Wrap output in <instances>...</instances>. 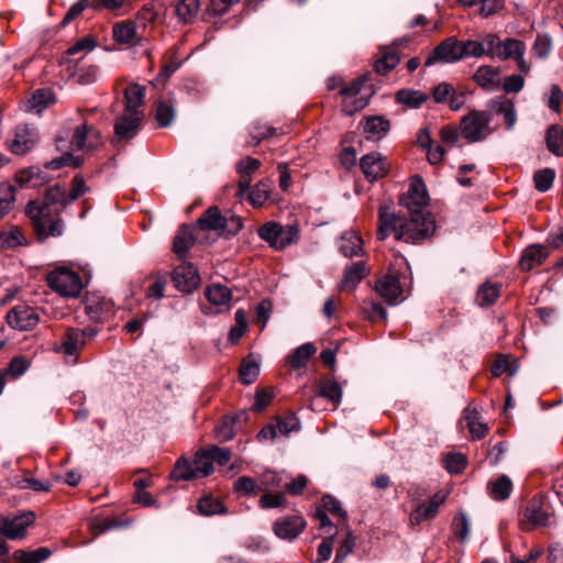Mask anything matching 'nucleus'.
<instances>
[{
  "instance_id": "1",
  "label": "nucleus",
  "mask_w": 563,
  "mask_h": 563,
  "mask_svg": "<svg viewBox=\"0 0 563 563\" xmlns=\"http://www.w3.org/2000/svg\"><path fill=\"white\" fill-rule=\"evenodd\" d=\"M399 203L409 212V219L397 216L389 206L383 205L378 211L377 239L386 240L394 234L396 241L418 244L435 231V220L427 211L429 195L422 178L415 176L409 189L399 198Z\"/></svg>"
},
{
  "instance_id": "2",
  "label": "nucleus",
  "mask_w": 563,
  "mask_h": 563,
  "mask_svg": "<svg viewBox=\"0 0 563 563\" xmlns=\"http://www.w3.org/2000/svg\"><path fill=\"white\" fill-rule=\"evenodd\" d=\"M84 176L77 174L71 179V188L55 184L45 189L43 198L31 200L25 207V214L38 241L60 236L64 232L62 212L75 200L89 192Z\"/></svg>"
},
{
  "instance_id": "3",
  "label": "nucleus",
  "mask_w": 563,
  "mask_h": 563,
  "mask_svg": "<svg viewBox=\"0 0 563 563\" xmlns=\"http://www.w3.org/2000/svg\"><path fill=\"white\" fill-rule=\"evenodd\" d=\"M368 79L369 75H362L349 85L341 87L339 93L343 97L342 112L352 115L367 107L369 97L373 95L372 86L366 85Z\"/></svg>"
},
{
  "instance_id": "4",
  "label": "nucleus",
  "mask_w": 563,
  "mask_h": 563,
  "mask_svg": "<svg viewBox=\"0 0 563 563\" xmlns=\"http://www.w3.org/2000/svg\"><path fill=\"white\" fill-rule=\"evenodd\" d=\"M202 231H217L218 234L234 235L243 228V218L235 214L223 216L216 206L208 208L198 219Z\"/></svg>"
},
{
  "instance_id": "5",
  "label": "nucleus",
  "mask_w": 563,
  "mask_h": 563,
  "mask_svg": "<svg viewBox=\"0 0 563 563\" xmlns=\"http://www.w3.org/2000/svg\"><path fill=\"white\" fill-rule=\"evenodd\" d=\"M299 235L300 230L297 224L280 225L271 221L258 229V236L277 251L297 243Z\"/></svg>"
},
{
  "instance_id": "6",
  "label": "nucleus",
  "mask_w": 563,
  "mask_h": 563,
  "mask_svg": "<svg viewBox=\"0 0 563 563\" xmlns=\"http://www.w3.org/2000/svg\"><path fill=\"white\" fill-rule=\"evenodd\" d=\"M46 282L53 290L64 297L76 298L80 295L82 289L80 276L66 267L52 271L47 275Z\"/></svg>"
},
{
  "instance_id": "7",
  "label": "nucleus",
  "mask_w": 563,
  "mask_h": 563,
  "mask_svg": "<svg viewBox=\"0 0 563 563\" xmlns=\"http://www.w3.org/2000/svg\"><path fill=\"white\" fill-rule=\"evenodd\" d=\"M490 122L489 111L472 110L461 120V133L470 143L479 142L490 133Z\"/></svg>"
},
{
  "instance_id": "8",
  "label": "nucleus",
  "mask_w": 563,
  "mask_h": 563,
  "mask_svg": "<svg viewBox=\"0 0 563 563\" xmlns=\"http://www.w3.org/2000/svg\"><path fill=\"white\" fill-rule=\"evenodd\" d=\"M35 521V514L31 510L13 516H0V536L10 540L23 539L26 529Z\"/></svg>"
},
{
  "instance_id": "9",
  "label": "nucleus",
  "mask_w": 563,
  "mask_h": 563,
  "mask_svg": "<svg viewBox=\"0 0 563 563\" xmlns=\"http://www.w3.org/2000/svg\"><path fill=\"white\" fill-rule=\"evenodd\" d=\"M7 323L18 331H31L41 321L36 308L20 303L11 308L5 316Z\"/></svg>"
},
{
  "instance_id": "10",
  "label": "nucleus",
  "mask_w": 563,
  "mask_h": 563,
  "mask_svg": "<svg viewBox=\"0 0 563 563\" xmlns=\"http://www.w3.org/2000/svg\"><path fill=\"white\" fill-rule=\"evenodd\" d=\"M38 141V131L31 124L18 125L13 136L8 140V147L15 155H24L31 151Z\"/></svg>"
},
{
  "instance_id": "11",
  "label": "nucleus",
  "mask_w": 563,
  "mask_h": 563,
  "mask_svg": "<svg viewBox=\"0 0 563 563\" xmlns=\"http://www.w3.org/2000/svg\"><path fill=\"white\" fill-rule=\"evenodd\" d=\"M461 60V44L454 36H450L434 47L431 55L426 59L424 66H432L437 63H455Z\"/></svg>"
},
{
  "instance_id": "12",
  "label": "nucleus",
  "mask_w": 563,
  "mask_h": 563,
  "mask_svg": "<svg viewBox=\"0 0 563 563\" xmlns=\"http://www.w3.org/2000/svg\"><path fill=\"white\" fill-rule=\"evenodd\" d=\"M172 280L178 290L183 292H191L200 284V276L194 264L183 263L175 267Z\"/></svg>"
},
{
  "instance_id": "13",
  "label": "nucleus",
  "mask_w": 563,
  "mask_h": 563,
  "mask_svg": "<svg viewBox=\"0 0 563 563\" xmlns=\"http://www.w3.org/2000/svg\"><path fill=\"white\" fill-rule=\"evenodd\" d=\"M445 494L435 493L428 503H419L409 516L411 526H419L426 520L433 519L438 512L439 507L445 501Z\"/></svg>"
},
{
  "instance_id": "14",
  "label": "nucleus",
  "mask_w": 563,
  "mask_h": 563,
  "mask_svg": "<svg viewBox=\"0 0 563 563\" xmlns=\"http://www.w3.org/2000/svg\"><path fill=\"white\" fill-rule=\"evenodd\" d=\"M306 528V520L300 515L284 517L274 522V533L284 540H295Z\"/></svg>"
},
{
  "instance_id": "15",
  "label": "nucleus",
  "mask_w": 563,
  "mask_h": 563,
  "mask_svg": "<svg viewBox=\"0 0 563 563\" xmlns=\"http://www.w3.org/2000/svg\"><path fill=\"white\" fill-rule=\"evenodd\" d=\"M360 166L369 181H376L388 173L386 157L379 153H368L361 158Z\"/></svg>"
},
{
  "instance_id": "16",
  "label": "nucleus",
  "mask_w": 563,
  "mask_h": 563,
  "mask_svg": "<svg viewBox=\"0 0 563 563\" xmlns=\"http://www.w3.org/2000/svg\"><path fill=\"white\" fill-rule=\"evenodd\" d=\"M143 119V112H124L114 123V133L119 140H130L134 137L140 129Z\"/></svg>"
},
{
  "instance_id": "17",
  "label": "nucleus",
  "mask_w": 563,
  "mask_h": 563,
  "mask_svg": "<svg viewBox=\"0 0 563 563\" xmlns=\"http://www.w3.org/2000/svg\"><path fill=\"white\" fill-rule=\"evenodd\" d=\"M472 79L482 89L495 91L500 86V69L490 65H483L473 74Z\"/></svg>"
},
{
  "instance_id": "18",
  "label": "nucleus",
  "mask_w": 563,
  "mask_h": 563,
  "mask_svg": "<svg viewBox=\"0 0 563 563\" xmlns=\"http://www.w3.org/2000/svg\"><path fill=\"white\" fill-rule=\"evenodd\" d=\"M489 112L504 117L507 130H512L517 121V112L514 102L505 96L496 97L488 102Z\"/></svg>"
},
{
  "instance_id": "19",
  "label": "nucleus",
  "mask_w": 563,
  "mask_h": 563,
  "mask_svg": "<svg viewBox=\"0 0 563 563\" xmlns=\"http://www.w3.org/2000/svg\"><path fill=\"white\" fill-rule=\"evenodd\" d=\"M549 256L547 246L542 244H531L526 247L521 254L519 265L525 272H529L541 265Z\"/></svg>"
},
{
  "instance_id": "20",
  "label": "nucleus",
  "mask_w": 563,
  "mask_h": 563,
  "mask_svg": "<svg viewBox=\"0 0 563 563\" xmlns=\"http://www.w3.org/2000/svg\"><path fill=\"white\" fill-rule=\"evenodd\" d=\"M376 291L388 303H396L401 295V286L399 278L395 275H385L376 282Z\"/></svg>"
},
{
  "instance_id": "21",
  "label": "nucleus",
  "mask_w": 563,
  "mask_h": 563,
  "mask_svg": "<svg viewBox=\"0 0 563 563\" xmlns=\"http://www.w3.org/2000/svg\"><path fill=\"white\" fill-rule=\"evenodd\" d=\"M368 274L369 268L366 262L364 261H358L351 265H347L344 269L341 289L353 290L361 283V280L364 279Z\"/></svg>"
},
{
  "instance_id": "22",
  "label": "nucleus",
  "mask_w": 563,
  "mask_h": 563,
  "mask_svg": "<svg viewBox=\"0 0 563 563\" xmlns=\"http://www.w3.org/2000/svg\"><path fill=\"white\" fill-rule=\"evenodd\" d=\"M112 311L113 302L109 299L92 296L87 300L86 312L93 320L101 321Z\"/></svg>"
},
{
  "instance_id": "23",
  "label": "nucleus",
  "mask_w": 563,
  "mask_h": 563,
  "mask_svg": "<svg viewBox=\"0 0 563 563\" xmlns=\"http://www.w3.org/2000/svg\"><path fill=\"white\" fill-rule=\"evenodd\" d=\"M86 330L69 329L62 342L60 351L69 356H76L86 343Z\"/></svg>"
},
{
  "instance_id": "24",
  "label": "nucleus",
  "mask_w": 563,
  "mask_h": 563,
  "mask_svg": "<svg viewBox=\"0 0 563 563\" xmlns=\"http://www.w3.org/2000/svg\"><path fill=\"white\" fill-rule=\"evenodd\" d=\"M339 250L345 257L361 256L364 254L363 240L354 231L344 232L341 235Z\"/></svg>"
},
{
  "instance_id": "25",
  "label": "nucleus",
  "mask_w": 563,
  "mask_h": 563,
  "mask_svg": "<svg viewBox=\"0 0 563 563\" xmlns=\"http://www.w3.org/2000/svg\"><path fill=\"white\" fill-rule=\"evenodd\" d=\"M195 243L194 236V228L189 225H181L173 242V251L178 255L179 258H183L187 255V252Z\"/></svg>"
},
{
  "instance_id": "26",
  "label": "nucleus",
  "mask_w": 563,
  "mask_h": 563,
  "mask_svg": "<svg viewBox=\"0 0 563 563\" xmlns=\"http://www.w3.org/2000/svg\"><path fill=\"white\" fill-rule=\"evenodd\" d=\"M55 101L56 97L51 88L37 89L27 101V111L40 114Z\"/></svg>"
},
{
  "instance_id": "27",
  "label": "nucleus",
  "mask_w": 563,
  "mask_h": 563,
  "mask_svg": "<svg viewBox=\"0 0 563 563\" xmlns=\"http://www.w3.org/2000/svg\"><path fill=\"white\" fill-rule=\"evenodd\" d=\"M112 33L114 41L120 44L134 45L137 42L136 25L133 21L115 23Z\"/></svg>"
},
{
  "instance_id": "28",
  "label": "nucleus",
  "mask_w": 563,
  "mask_h": 563,
  "mask_svg": "<svg viewBox=\"0 0 563 563\" xmlns=\"http://www.w3.org/2000/svg\"><path fill=\"white\" fill-rule=\"evenodd\" d=\"M145 98V87L134 84L124 90V112H140L139 108L143 106Z\"/></svg>"
},
{
  "instance_id": "29",
  "label": "nucleus",
  "mask_w": 563,
  "mask_h": 563,
  "mask_svg": "<svg viewBox=\"0 0 563 563\" xmlns=\"http://www.w3.org/2000/svg\"><path fill=\"white\" fill-rule=\"evenodd\" d=\"M96 137V141L99 139V132L96 131L91 125L87 123H82L77 126L71 140L73 145L77 150H88L96 146L97 142L89 141V139Z\"/></svg>"
},
{
  "instance_id": "30",
  "label": "nucleus",
  "mask_w": 563,
  "mask_h": 563,
  "mask_svg": "<svg viewBox=\"0 0 563 563\" xmlns=\"http://www.w3.org/2000/svg\"><path fill=\"white\" fill-rule=\"evenodd\" d=\"M525 519L523 526L545 527L549 525V512L538 504L531 503L525 509ZM523 529L528 528L523 527Z\"/></svg>"
},
{
  "instance_id": "31",
  "label": "nucleus",
  "mask_w": 563,
  "mask_h": 563,
  "mask_svg": "<svg viewBox=\"0 0 563 563\" xmlns=\"http://www.w3.org/2000/svg\"><path fill=\"white\" fill-rule=\"evenodd\" d=\"M512 490V482L511 479L503 474L495 481L489 482L488 484V493L492 499L494 500H506Z\"/></svg>"
},
{
  "instance_id": "32",
  "label": "nucleus",
  "mask_w": 563,
  "mask_h": 563,
  "mask_svg": "<svg viewBox=\"0 0 563 563\" xmlns=\"http://www.w3.org/2000/svg\"><path fill=\"white\" fill-rule=\"evenodd\" d=\"M500 296V285L486 282L482 284L476 292V300L481 307H488L496 302Z\"/></svg>"
},
{
  "instance_id": "33",
  "label": "nucleus",
  "mask_w": 563,
  "mask_h": 563,
  "mask_svg": "<svg viewBox=\"0 0 563 563\" xmlns=\"http://www.w3.org/2000/svg\"><path fill=\"white\" fill-rule=\"evenodd\" d=\"M26 244L27 240L19 227L11 225L0 232V249H13Z\"/></svg>"
},
{
  "instance_id": "34",
  "label": "nucleus",
  "mask_w": 563,
  "mask_h": 563,
  "mask_svg": "<svg viewBox=\"0 0 563 563\" xmlns=\"http://www.w3.org/2000/svg\"><path fill=\"white\" fill-rule=\"evenodd\" d=\"M200 9V0H179L175 8L178 20L185 24L191 23Z\"/></svg>"
},
{
  "instance_id": "35",
  "label": "nucleus",
  "mask_w": 563,
  "mask_h": 563,
  "mask_svg": "<svg viewBox=\"0 0 563 563\" xmlns=\"http://www.w3.org/2000/svg\"><path fill=\"white\" fill-rule=\"evenodd\" d=\"M400 62L397 47H388L383 49L382 57L375 63V70L379 75H386L394 69Z\"/></svg>"
},
{
  "instance_id": "36",
  "label": "nucleus",
  "mask_w": 563,
  "mask_h": 563,
  "mask_svg": "<svg viewBox=\"0 0 563 563\" xmlns=\"http://www.w3.org/2000/svg\"><path fill=\"white\" fill-rule=\"evenodd\" d=\"M522 52H526L523 42L516 38H506L501 40L500 45L494 56L500 60H506L514 58L516 54L520 55Z\"/></svg>"
},
{
  "instance_id": "37",
  "label": "nucleus",
  "mask_w": 563,
  "mask_h": 563,
  "mask_svg": "<svg viewBox=\"0 0 563 563\" xmlns=\"http://www.w3.org/2000/svg\"><path fill=\"white\" fill-rule=\"evenodd\" d=\"M176 117L175 104L170 100H158L155 107V120L162 128L169 126Z\"/></svg>"
},
{
  "instance_id": "38",
  "label": "nucleus",
  "mask_w": 563,
  "mask_h": 563,
  "mask_svg": "<svg viewBox=\"0 0 563 563\" xmlns=\"http://www.w3.org/2000/svg\"><path fill=\"white\" fill-rule=\"evenodd\" d=\"M317 352L312 343H305L298 346L289 356V363L292 368L299 369L307 365L311 356Z\"/></svg>"
},
{
  "instance_id": "39",
  "label": "nucleus",
  "mask_w": 563,
  "mask_h": 563,
  "mask_svg": "<svg viewBox=\"0 0 563 563\" xmlns=\"http://www.w3.org/2000/svg\"><path fill=\"white\" fill-rule=\"evenodd\" d=\"M205 296L213 306H224L231 298V291L227 286L212 284L205 290Z\"/></svg>"
},
{
  "instance_id": "40",
  "label": "nucleus",
  "mask_w": 563,
  "mask_h": 563,
  "mask_svg": "<svg viewBox=\"0 0 563 563\" xmlns=\"http://www.w3.org/2000/svg\"><path fill=\"white\" fill-rule=\"evenodd\" d=\"M52 554L48 548H38L34 551L16 550L13 558L19 563H42Z\"/></svg>"
},
{
  "instance_id": "41",
  "label": "nucleus",
  "mask_w": 563,
  "mask_h": 563,
  "mask_svg": "<svg viewBox=\"0 0 563 563\" xmlns=\"http://www.w3.org/2000/svg\"><path fill=\"white\" fill-rule=\"evenodd\" d=\"M547 147L555 156L563 155V128L551 125L547 131Z\"/></svg>"
},
{
  "instance_id": "42",
  "label": "nucleus",
  "mask_w": 563,
  "mask_h": 563,
  "mask_svg": "<svg viewBox=\"0 0 563 563\" xmlns=\"http://www.w3.org/2000/svg\"><path fill=\"white\" fill-rule=\"evenodd\" d=\"M197 508L202 516H213L218 514H225V506L211 495H205L198 500Z\"/></svg>"
},
{
  "instance_id": "43",
  "label": "nucleus",
  "mask_w": 563,
  "mask_h": 563,
  "mask_svg": "<svg viewBox=\"0 0 563 563\" xmlns=\"http://www.w3.org/2000/svg\"><path fill=\"white\" fill-rule=\"evenodd\" d=\"M170 477L174 481H190L194 478H198L195 472L192 461H189L186 457H180L177 460L174 470L170 474Z\"/></svg>"
},
{
  "instance_id": "44",
  "label": "nucleus",
  "mask_w": 563,
  "mask_h": 563,
  "mask_svg": "<svg viewBox=\"0 0 563 563\" xmlns=\"http://www.w3.org/2000/svg\"><path fill=\"white\" fill-rule=\"evenodd\" d=\"M427 98V95L420 90L401 89L396 93V101L409 108H419Z\"/></svg>"
},
{
  "instance_id": "45",
  "label": "nucleus",
  "mask_w": 563,
  "mask_h": 563,
  "mask_svg": "<svg viewBox=\"0 0 563 563\" xmlns=\"http://www.w3.org/2000/svg\"><path fill=\"white\" fill-rule=\"evenodd\" d=\"M319 396L338 404L342 398V388L340 384L333 379H323L318 385Z\"/></svg>"
},
{
  "instance_id": "46",
  "label": "nucleus",
  "mask_w": 563,
  "mask_h": 563,
  "mask_svg": "<svg viewBox=\"0 0 563 563\" xmlns=\"http://www.w3.org/2000/svg\"><path fill=\"white\" fill-rule=\"evenodd\" d=\"M192 463L198 478L207 477L214 471L213 464L206 449L199 450L195 454Z\"/></svg>"
},
{
  "instance_id": "47",
  "label": "nucleus",
  "mask_w": 563,
  "mask_h": 563,
  "mask_svg": "<svg viewBox=\"0 0 563 563\" xmlns=\"http://www.w3.org/2000/svg\"><path fill=\"white\" fill-rule=\"evenodd\" d=\"M477 411L475 409L466 408L464 411V418L467 420L468 431L474 440L484 438L488 428L485 423L476 421Z\"/></svg>"
},
{
  "instance_id": "48",
  "label": "nucleus",
  "mask_w": 563,
  "mask_h": 563,
  "mask_svg": "<svg viewBox=\"0 0 563 563\" xmlns=\"http://www.w3.org/2000/svg\"><path fill=\"white\" fill-rule=\"evenodd\" d=\"M452 531L462 543L468 540L471 532V522L467 515L464 511H460L453 518Z\"/></svg>"
},
{
  "instance_id": "49",
  "label": "nucleus",
  "mask_w": 563,
  "mask_h": 563,
  "mask_svg": "<svg viewBox=\"0 0 563 563\" xmlns=\"http://www.w3.org/2000/svg\"><path fill=\"white\" fill-rule=\"evenodd\" d=\"M235 416H225L214 427V433L219 441H229L235 433Z\"/></svg>"
},
{
  "instance_id": "50",
  "label": "nucleus",
  "mask_w": 563,
  "mask_h": 563,
  "mask_svg": "<svg viewBox=\"0 0 563 563\" xmlns=\"http://www.w3.org/2000/svg\"><path fill=\"white\" fill-rule=\"evenodd\" d=\"M15 201V187L9 183L0 184V218L8 214Z\"/></svg>"
},
{
  "instance_id": "51",
  "label": "nucleus",
  "mask_w": 563,
  "mask_h": 563,
  "mask_svg": "<svg viewBox=\"0 0 563 563\" xmlns=\"http://www.w3.org/2000/svg\"><path fill=\"white\" fill-rule=\"evenodd\" d=\"M41 172L37 167H30L16 175V181L21 187L35 188L42 185Z\"/></svg>"
},
{
  "instance_id": "52",
  "label": "nucleus",
  "mask_w": 563,
  "mask_h": 563,
  "mask_svg": "<svg viewBox=\"0 0 563 563\" xmlns=\"http://www.w3.org/2000/svg\"><path fill=\"white\" fill-rule=\"evenodd\" d=\"M555 176V170L552 168H543L536 172L533 175L536 189L540 192L548 191L552 187Z\"/></svg>"
},
{
  "instance_id": "53",
  "label": "nucleus",
  "mask_w": 563,
  "mask_h": 563,
  "mask_svg": "<svg viewBox=\"0 0 563 563\" xmlns=\"http://www.w3.org/2000/svg\"><path fill=\"white\" fill-rule=\"evenodd\" d=\"M363 314L372 322L387 319L386 309L378 302L373 300H365L362 306Z\"/></svg>"
},
{
  "instance_id": "54",
  "label": "nucleus",
  "mask_w": 563,
  "mask_h": 563,
  "mask_svg": "<svg viewBox=\"0 0 563 563\" xmlns=\"http://www.w3.org/2000/svg\"><path fill=\"white\" fill-rule=\"evenodd\" d=\"M271 186L266 183H260L249 190V202L254 207H262L269 198Z\"/></svg>"
},
{
  "instance_id": "55",
  "label": "nucleus",
  "mask_w": 563,
  "mask_h": 563,
  "mask_svg": "<svg viewBox=\"0 0 563 563\" xmlns=\"http://www.w3.org/2000/svg\"><path fill=\"white\" fill-rule=\"evenodd\" d=\"M389 121L382 117H372L367 119L365 131L373 137H382L389 130Z\"/></svg>"
},
{
  "instance_id": "56",
  "label": "nucleus",
  "mask_w": 563,
  "mask_h": 563,
  "mask_svg": "<svg viewBox=\"0 0 563 563\" xmlns=\"http://www.w3.org/2000/svg\"><path fill=\"white\" fill-rule=\"evenodd\" d=\"M461 44V59L465 57H482L486 53L485 44L482 41H463Z\"/></svg>"
},
{
  "instance_id": "57",
  "label": "nucleus",
  "mask_w": 563,
  "mask_h": 563,
  "mask_svg": "<svg viewBox=\"0 0 563 563\" xmlns=\"http://www.w3.org/2000/svg\"><path fill=\"white\" fill-rule=\"evenodd\" d=\"M96 5H97V0H79V1H77L66 12L65 16L62 20V25L63 26L68 25L74 19L79 16L84 10H86L88 8L96 7Z\"/></svg>"
},
{
  "instance_id": "58",
  "label": "nucleus",
  "mask_w": 563,
  "mask_h": 563,
  "mask_svg": "<svg viewBox=\"0 0 563 563\" xmlns=\"http://www.w3.org/2000/svg\"><path fill=\"white\" fill-rule=\"evenodd\" d=\"M235 321L236 325L232 327L229 332V340L232 344H235L246 330V314L243 309L235 312Z\"/></svg>"
},
{
  "instance_id": "59",
  "label": "nucleus",
  "mask_w": 563,
  "mask_h": 563,
  "mask_svg": "<svg viewBox=\"0 0 563 563\" xmlns=\"http://www.w3.org/2000/svg\"><path fill=\"white\" fill-rule=\"evenodd\" d=\"M444 463L449 473L459 474L465 468L466 459L462 453H448Z\"/></svg>"
},
{
  "instance_id": "60",
  "label": "nucleus",
  "mask_w": 563,
  "mask_h": 563,
  "mask_svg": "<svg viewBox=\"0 0 563 563\" xmlns=\"http://www.w3.org/2000/svg\"><path fill=\"white\" fill-rule=\"evenodd\" d=\"M273 398L274 394L269 388L256 389L255 401L251 409L255 412H262L271 405Z\"/></svg>"
},
{
  "instance_id": "61",
  "label": "nucleus",
  "mask_w": 563,
  "mask_h": 563,
  "mask_svg": "<svg viewBox=\"0 0 563 563\" xmlns=\"http://www.w3.org/2000/svg\"><path fill=\"white\" fill-rule=\"evenodd\" d=\"M355 548V538L352 532H347L345 539L341 542L336 550L333 563H343L346 556L353 552Z\"/></svg>"
},
{
  "instance_id": "62",
  "label": "nucleus",
  "mask_w": 563,
  "mask_h": 563,
  "mask_svg": "<svg viewBox=\"0 0 563 563\" xmlns=\"http://www.w3.org/2000/svg\"><path fill=\"white\" fill-rule=\"evenodd\" d=\"M335 532L325 537L318 547L317 559L314 563H323L331 558L334 544Z\"/></svg>"
},
{
  "instance_id": "63",
  "label": "nucleus",
  "mask_w": 563,
  "mask_h": 563,
  "mask_svg": "<svg viewBox=\"0 0 563 563\" xmlns=\"http://www.w3.org/2000/svg\"><path fill=\"white\" fill-rule=\"evenodd\" d=\"M272 308H273V305L272 302L268 300V299H264L262 300L257 306H256V319L255 321L260 324V331H263L264 328L266 327L269 318H271V313H272Z\"/></svg>"
},
{
  "instance_id": "64",
  "label": "nucleus",
  "mask_w": 563,
  "mask_h": 563,
  "mask_svg": "<svg viewBox=\"0 0 563 563\" xmlns=\"http://www.w3.org/2000/svg\"><path fill=\"white\" fill-rule=\"evenodd\" d=\"M275 426L277 433L288 435L290 432L298 431L300 429V421L295 415H290L284 419H279Z\"/></svg>"
}]
</instances>
